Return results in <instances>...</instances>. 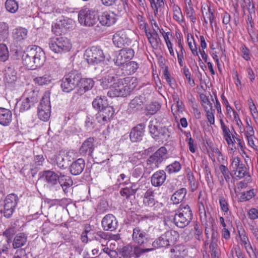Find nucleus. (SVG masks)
I'll list each match as a JSON object with an SVG mask.
<instances>
[{
	"label": "nucleus",
	"instance_id": "obj_1",
	"mask_svg": "<svg viewBox=\"0 0 258 258\" xmlns=\"http://www.w3.org/2000/svg\"><path fill=\"white\" fill-rule=\"evenodd\" d=\"M137 85V79L134 77H126L119 79L113 84L107 92L110 97H126L136 88Z\"/></svg>",
	"mask_w": 258,
	"mask_h": 258
},
{
	"label": "nucleus",
	"instance_id": "obj_2",
	"mask_svg": "<svg viewBox=\"0 0 258 258\" xmlns=\"http://www.w3.org/2000/svg\"><path fill=\"white\" fill-rule=\"evenodd\" d=\"M192 218L191 210L188 205L181 204L175 213L173 220L175 225L182 228L189 224Z\"/></svg>",
	"mask_w": 258,
	"mask_h": 258
},
{
	"label": "nucleus",
	"instance_id": "obj_3",
	"mask_svg": "<svg viewBox=\"0 0 258 258\" xmlns=\"http://www.w3.org/2000/svg\"><path fill=\"white\" fill-rule=\"evenodd\" d=\"M98 12L90 8H83L78 13V21L80 24L85 27H93L98 21Z\"/></svg>",
	"mask_w": 258,
	"mask_h": 258
},
{
	"label": "nucleus",
	"instance_id": "obj_4",
	"mask_svg": "<svg viewBox=\"0 0 258 258\" xmlns=\"http://www.w3.org/2000/svg\"><path fill=\"white\" fill-rule=\"evenodd\" d=\"M50 49L56 53H62L69 51L72 48L69 39L66 37H53L48 40Z\"/></svg>",
	"mask_w": 258,
	"mask_h": 258
},
{
	"label": "nucleus",
	"instance_id": "obj_5",
	"mask_svg": "<svg viewBox=\"0 0 258 258\" xmlns=\"http://www.w3.org/2000/svg\"><path fill=\"white\" fill-rule=\"evenodd\" d=\"M81 80V75L76 71H72L62 79L61 88L63 92L69 93L79 87Z\"/></svg>",
	"mask_w": 258,
	"mask_h": 258
},
{
	"label": "nucleus",
	"instance_id": "obj_6",
	"mask_svg": "<svg viewBox=\"0 0 258 258\" xmlns=\"http://www.w3.org/2000/svg\"><path fill=\"white\" fill-rule=\"evenodd\" d=\"M84 57L88 63L96 65L102 62L105 59V55L101 49L96 46H92L87 49Z\"/></svg>",
	"mask_w": 258,
	"mask_h": 258
},
{
	"label": "nucleus",
	"instance_id": "obj_7",
	"mask_svg": "<svg viewBox=\"0 0 258 258\" xmlns=\"http://www.w3.org/2000/svg\"><path fill=\"white\" fill-rule=\"evenodd\" d=\"M129 33V31L124 30L117 31L112 36V39L113 44L118 48L129 46L132 43Z\"/></svg>",
	"mask_w": 258,
	"mask_h": 258
},
{
	"label": "nucleus",
	"instance_id": "obj_8",
	"mask_svg": "<svg viewBox=\"0 0 258 258\" xmlns=\"http://www.w3.org/2000/svg\"><path fill=\"white\" fill-rule=\"evenodd\" d=\"M18 201V198L14 194H11L7 196L3 206L4 216L6 218H8L12 216Z\"/></svg>",
	"mask_w": 258,
	"mask_h": 258
},
{
	"label": "nucleus",
	"instance_id": "obj_9",
	"mask_svg": "<svg viewBox=\"0 0 258 258\" xmlns=\"http://www.w3.org/2000/svg\"><path fill=\"white\" fill-rule=\"evenodd\" d=\"M133 241L140 246H147L150 241L149 234L140 227H136L133 229L132 234Z\"/></svg>",
	"mask_w": 258,
	"mask_h": 258
},
{
	"label": "nucleus",
	"instance_id": "obj_10",
	"mask_svg": "<svg viewBox=\"0 0 258 258\" xmlns=\"http://www.w3.org/2000/svg\"><path fill=\"white\" fill-rule=\"evenodd\" d=\"M50 102L49 98L43 97L38 107V116L40 119L47 121L50 116Z\"/></svg>",
	"mask_w": 258,
	"mask_h": 258
},
{
	"label": "nucleus",
	"instance_id": "obj_11",
	"mask_svg": "<svg viewBox=\"0 0 258 258\" xmlns=\"http://www.w3.org/2000/svg\"><path fill=\"white\" fill-rule=\"evenodd\" d=\"M146 98L144 95L135 96L132 99L128 105L127 111L129 113H136L143 110Z\"/></svg>",
	"mask_w": 258,
	"mask_h": 258
},
{
	"label": "nucleus",
	"instance_id": "obj_12",
	"mask_svg": "<svg viewBox=\"0 0 258 258\" xmlns=\"http://www.w3.org/2000/svg\"><path fill=\"white\" fill-rule=\"evenodd\" d=\"M121 48L119 51L116 58L113 59L114 63L117 66H120L131 60L135 54L134 49L131 48L125 47Z\"/></svg>",
	"mask_w": 258,
	"mask_h": 258
},
{
	"label": "nucleus",
	"instance_id": "obj_13",
	"mask_svg": "<svg viewBox=\"0 0 258 258\" xmlns=\"http://www.w3.org/2000/svg\"><path fill=\"white\" fill-rule=\"evenodd\" d=\"M114 114V108L108 105L99 110L95 115V118L98 123L104 124L110 120Z\"/></svg>",
	"mask_w": 258,
	"mask_h": 258
},
{
	"label": "nucleus",
	"instance_id": "obj_14",
	"mask_svg": "<svg viewBox=\"0 0 258 258\" xmlns=\"http://www.w3.org/2000/svg\"><path fill=\"white\" fill-rule=\"evenodd\" d=\"M41 177L44 178L45 182L51 185H55L57 182H59V180L66 181L67 178L70 179L69 176L62 174L61 173H59L58 175L51 170L43 171Z\"/></svg>",
	"mask_w": 258,
	"mask_h": 258
},
{
	"label": "nucleus",
	"instance_id": "obj_15",
	"mask_svg": "<svg viewBox=\"0 0 258 258\" xmlns=\"http://www.w3.org/2000/svg\"><path fill=\"white\" fill-rule=\"evenodd\" d=\"M102 228L105 231H113L118 226V221L112 214L106 215L101 221Z\"/></svg>",
	"mask_w": 258,
	"mask_h": 258
},
{
	"label": "nucleus",
	"instance_id": "obj_16",
	"mask_svg": "<svg viewBox=\"0 0 258 258\" xmlns=\"http://www.w3.org/2000/svg\"><path fill=\"white\" fill-rule=\"evenodd\" d=\"M99 23L103 26L109 27L114 24L117 20L116 14L113 12L105 11L98 17Z\"/></svg>",
	"mask_w": 258,
	"mask_h": 258
},
{
	"label": "nucleus",
	"instance_id": "obj_17",
	"mask_svg": "<svg viewBox=\"0 0 258 258\" xmlns=\"http://www.w3.org/2000/svg\"><path fill=\"white\" fill-rule=\"evenodd\" d=\"M166 153L167 150L165 147H162L160 148L156 152L150 156L147 160V163L155 164L156 166H158L163 160L166 158Z\"/></svg>",
	"mask_w": 258,
	"mask_h": 258
},
{
	"label": "nucleus",
	"instance_id": "obj_18",
	"mask_svg": "<svg viewBox=\"0 0 258 258\" xmlns=\"http://www.w3.org/2000/svg\"><path fill=\"white\" fill-rule=\"evenodd\" d=\"M34 59L33 63L34 66L33 67V70H35L37 68L41 67L45 61V54L43 50L39 46H33Z\"/></svg>",
	"mask_w": 258,
	"mask_h": 258
},
{
	"label": "nucleus",
	"instance_id": "obj_19",
	"mask_svg": "<svg viewBox=\"0 0 258 258\" xmlns=\"http://www.w3.org/2000/svg\"><path fill=\"white\" fill-rule=\"evenodd\" d=\"M94 139L90 137L86 140L79 149V153L82 156H92V154L94 150Z\"/></svg>",
	"mask_w": 258,
	"mask_h": 258
},
{
	"label": "nucleus",
	"instance_id": "obj_20",
	"mask_svg": "<svg viewBox=\"0 0 258 258\" xmlns=\"http://www.w3.org/2000/svg\"><path fill=\"white\" fill-rule=\"evenodd\" d=\"M203 206V211H201L200 208H199V211H200V215L201 218V220L203 223V224L205 226V235L206 236V237L207 238H209V230L208 229H211L212 230V228H214L213 227V224H214V219L210 216L209 218V221L207 220V214L206 212V211L205 210L204 205Z\"/></svg>",
	"mask_w": 258,
	"mask_h": 258
},
{
	"label": "nucleus",
	"instance_id": "obj_21",
	"mask_svg": "<svg viewBox=\"0 0 258 258\" xmlns=\"http://www.w3.org/2000/svg\"><path fill=\"white\" fill-rule=\"evenodd\" d=\"M85 166V162L83 158H79L72 162L69 165V171L73 175H80L83 171Z\"/></svg>",
	"mask_w": 258,
	"mask_h": 258
},
{
	"label": "nucleus",
	"instance_id": "obj_22",
	"mask_svg": "<svg viewBox=\"0 0 258 258\" xmlns=\"http://www.w3.org/2000/svg\"><path fill=\"white\" fill-rule=\"evenodd\" d=\"M145 124L140 123L134 127L130 134V138L132 142H137L142 140L144 135Z\"/></svg>",
	"mask_w": 258,
	"mask_h": 258
},
{
	"label": "nucleus",
	"instance_id": "obj_23",
	"mask_svg": "<svg viewBox=\"0 0 258 258\" xmlns=\"http://www.w3.org/2000/svg\"><path fill=\"white\" fill-rule=\"evenodd\" d=\"M12 121V112L7 108L0 107V124L9 126Z\"/></svg>",
	"mask_w": 258,
	"mask_h": 258
},
{
	"label": "nucleus",
	"instance_id": "obj_24",
	"mask_svg": "<svg viewBox=\"0 0 258 258\" xmlns=\"http://www.w3.org/2000/svg\"><path fill=\"white\" fill-rule=\"evenodd\" d=\"M34 54L33 47H32L23 53L22 58L23 64L31 70H33V67L34 66V63H33Z\"/></svg>",
	"mask_w": 258,
	"mask_h": 258
},
{
	"label": "nucleus",
	"instance_id": "obj_25",
	"mask_svg": "<svg viewBox=\"0 0 258 258\" xmlns=\"http://www.w3.org/2000/svg\"><path fill=\"white\" fill-rule=\"evenodd\" d=\"M166 178L165 172L163 170H159L152 175L151 178V182L153 186L159 187L164 183Z\"/></svg>",
	"mask_w": 258,
	"mask_h": 258
},
{
	"label": "nucleus",
	"instance_id": "obj_26",
	"mask_svg": "<svg viewBox=\"0 0 258 258\" xmlns=\"http://www.w3.org/2000/svg\"><path fill=\"white\" fill-rule=\"evenodd\" d=\"M171 258H183L187 254V250L184 245L178 244L170 249Z\"/></svg>",
	"mask_w": 258,
	"mask_h": 258
},
{
	"label": "nucleus",
	"instance_id": "obj_27",
	"mask_svg": "<svg viewBox=\"0 0 258 258\" xmlns=\"http://www.w3.org/2000/svg\"><path fill=\"white\" fill-rule=\"evenodd\" d=\"M17 80V73L12 67H8L5 69L4 81L6 84L12 85Z\"/></svg>",
	"mask_w": 258,
	"mask_h": 258
},
{
	"label": "nucleus",
	"instance_id": "obj_28",
	"mask_svg": "<svg viewBox=\"0 0 258 258\" xmlns=\"http://www.w3.org/2000/svg\"><path fill=\"white\" fill-rule=\"evenodd\" d=\"M122 74L124 76L131 75L135 73L139 68V64L136 61L126 62L120 66Z\"/></svg>",
	"mask_w": 258,
	"mask_h": 258
},
{
	"label": "nucleus",
	"instance_id": "obj_29",
	"mask_svg": "<svg viewBox=\"0 0 258 258\" xmlns=\"http://www.w3.org/2000/svg\"><path fill=\"white\" fill-rule=\"evenodd\" d=\"M94 82L90 78H82L79 82V88L81 94L90 90L93 87Z\"/></svg>",
	"mask_w": 258,
	"mask_h": 258
},
{
	"label": "nucleus",
	"instance_id": "obj_30",
	"mask_svg": "<svg viewBox=\"0 0 258 258\" xmlns=\"http://www.w3.org/2000/svg\"><path fill=\"white\" fill-rule=\"evenodd\" d=\"M118 79V77L114 74H109L100 80L101 86L103 88H107L109 86L113 87V84Z\"/></svg>",
	"mask_w": 258,
	"mask_h": 258
},
{
	"label": "nucleus",
	"instance_id": "obj_31",
	"mask_svg": "<svg viewBox=\"0 0 258 258\" xmlns=\"http://www.w3.org/2000/svg\"><path fill=\"white\" fill-rule=\"evenodd\" d=\"M27 241V237L24 233L17 234L13 240V247L14 249L21 247L24 246Z\"/></svg>",
	"mask_w": 258,
	"mask_h": 258
},
{
	"label": "nucleus",
	"instance_id": "obj_32",
	"mask_svg": "<svg viewBox=\"0 0 258 258\" xmlns=\"http://www.w3.org/2000/svg\"><path fill=\"white\" fill-rule=\"evenodd\" d=\"M166 240L169 246L174 245L178 240L179 234L176 231L170 230L166 231L164 233Z\"/></svg>",
	"mask_w": 258,
	"mask_h": 258
},
{
	"label": "nucleus",
	"instance_id": "obj_33",
	"mask_svg": "<svg viewBox=\"0 0 258 258\" xmlns=\"http://www.w3.org/2000/svg\"><path fill=\"white\" fill-rule=\"evenodd\" d=\"M93 107L98 111L101 109L108 106L107 100L103 96H97L92 101Z\"/></svg>",
	"mask_w": 258,
	"mask_h": 258
},
{
	"label": "nucleus",
	"instance_id": "obj_34",
	"mask_svg": "<svg viewBox=\"0 0 258 258\" xmlns=\"http://www.w3.org/2000/svg\"><path fill=\"white\" fill-rule=\"evenodd\" d=\"M185 188H181L175 191L171 196V200L174 204H178L181 202L186 194Z\"/></svg>",
	"mask_w": 258,
	"mask_h": 258
},
{
	"label": "nucleus",
	"instance_id": "obj_35",
	"mask_svg": "<svg viewBox=\"0 0 258 258\" xmlns=\"http://www.w3.org/2000/svg\"><path fill=\"white\" fill-rule=\"evenodd\" d=\"M154 197V192L151 189H148L144 195V204L149 207H153L156 203Z\"/></svg>",
	"mask_w": 258,
	"mask_h": 258
},
{
	"label": "nucleus",
	"instance_id": "obj_36",
	"mask_svg": "<svg viewBox=\"0 0 258 258\" xmlns=\"http://www.w3.org/2000/svg\"><path fill=\"white\" fill-rule=\"evenodd\" d=\"M234 174L238 177L239 179H241L246 176L248 178L246 179L247 182H251V177L249 173L247 171V168L245 165L242 163L239 167L234 171Z\"/></svg>",
	"mask_w": 258,
	"mask_h": 258
},
{
	"label": "nucleus",
	"instance_id": "obj_37",
	"mask_svg": "<svg viewBox=\"0 0 258 258\" xmlns=\"http://www.w3.org/2000/svg\"><path fill=\"white\" fill-rule=\"evenodd\" d=\"M152 246L154 250L156 248L168 246V243L166 240L164 234H162L160 237L155 239L152 242Z\"/></svg>",
	"mask_w": 258,
	"mask_h": 258
},
{
	"label": "nucleus",
	"instance_id": "obj_38",
	"mask_svg": "<svg viewBox=\"0 0 258 258\" xmlns=\"http://www.w3.org/2000/svg\"><path fill=\"white\" fill-rule=\"evenodd\" d=\"M70 157L68 155H59L56 159V165L60 169H66L70 165Z\"/></svg>",
	"mask_w": 258,
	"mask_h": 258
},
{
	"label": "nucleus",
	"instance_id": "obj_39",
	"mask_svg": "<svg viewBox=\"0 0 258 258\" xmlns=\"http://www.w3.org/2000/svg\"><path fill=\"white\" fill-rule=\"evenodd\" d=\"M9 36V25L4 22H0V41H6Z\"/></svg>",
	"mask_w": 258,
	"mask_h": 258
},
{
	"label": "nucleus",
	"instance_id": "obj_40",
	"mask_svg": "<svg viewBox=\"0 0 258 258\" xmlns=\"http://www.w3.org/2000/svg\"><path fill=\"white\" fill-rule=\"evenodd\" d=\"M36 101V98L34 97H27L22 102V104L20 108V111L23 112L28 110L32 105H34L35 102Z\"/></svg>",
	"mask_w": 258,
	"mask_h": 258
},
{
	"label": "nucleus",
	"instance_id": "obj_41",
	"mask_svg": "<svg viewBox=\"0 0 258 258\" xmlns=\"http://www.w3.org/2000/svg\"><path fill=\"white\" fill-rule=\"evenodd\" d=\"M135 185H132L131 187H125L121 189L120 194L121 196L125 197L126 199H128L131 196H134L138 189L135 188Z\"/></svg>",
	"mask_w": 258,
	"mask_h": 258
},
{
	"label": "nucleus",
	"instance_id": "obj_42",
	"mask_svg": "<svg viewBox=\"0 0 258 258\" xmlns=\"http://www.w3.org/2000/svg\"><path fill=\"white\" fill-rule=\"evenodd\" d=\"M134 245L127 244L124 246L119 250V253L124 257H131L133 256Z\"/></svg>",
	"mask_w": 258,
	"mask_h": 258
},
{
	"label": "nucleus",
	"instance_id": "obj_43",
	"mask_svg": "<svg viewBox=\"0 0 258 258\" xmlns=\"http://www.w3.org/2000/svg\"><path fill=\"white\" fill-rule=\"evenodd\" d=\"M27 30L23 28L16 29L13 33V37L17 41L24 40L27 36Z\"/></svg>",
	"mask_w": 258,
	"mask_h": 258
},
{
	"label": "nucleus",
	"instance_id": "obj_44",
	"mask_svg": "<svg viewBox=\"0 0 258 258\" xmlns=\"http://www.w3.org/2000/svg\"><path fill=\"white\" fill-rule=\"evenodd\" d=\"M173 18L178 23H181L183 22V16L180 8L177 5L173 6Z\"/></svg>",
	"mask_w": 258,
	"mask_h": 258
},
{
	"label": "nucleus",
	"instance_id": "obj_45",
	"mask_svg": "<svg viewBox=\"0 0 258 258\" xmlns=\"http://www.w3.org/2000/svg\"><path fill=\"white\" fill-rule=\"evenodd\" d=\"M153 250H154L153 248H143L139 245H135L134 246L133 256H135L136 258H139L144 253L152 251Z\"/></svg>",
	"mask_w": 258,
	"mask_h": 258
},
{
	"label": "nucleus",
	"instance_id": "obj_46",
	"mask_svg": "<svg viewBox=\"0 0 258 258\" xmlns=\"http://www.w3.org/2000/svg\"><path fill=\"white\" fill-rule=\"evenodd\" d=\"M51 76L48 74H45L42 76H40L34 78L33 81L35 84L39 85H44L49 84L51 81Z\"/></svg>",
	"mask_w": 258,
	"mask_h": 258
},
{
	"label": "nucleus",
	"instance_id": "obj_47",
	"mask_svg": "<svg viewBox=\"0 0 258 258\" xmlns=\"http://www.w3.org/2000/svg\"><path fill=\"white\" fill-rule=\"evenodd\" d=\"M7 10L12 13L16 12L18 10V4L15 0H7L5 3Z\"/></svg>",
	"mask_w": 258,
	"mask_h": 258
},
{
	"label": "nucleus",
	"instance_id": "obj_48",
	"mask_svg": "<svg viewBox=\"0 0 258 258\" xmlns=\"http://www.w3.org/2000/svg\"><path fill=\"white\" fill-rule=\"evenodd\" d=\"M241 7L243 10L246 8L249 14L255 15V6L252 1L243 0L241 4Z\"/></svg>",
	"mask_w": 258,
	"mask_h": 258
},
{
	"label": "nucleus",
	"instance_id": "obj_49",
	"mask_svg": "<svg viewBox=\"0 0 258 258\" xmlns=\"http://www.w3.org/2000/svg\"><path fill=\"white\" fill-rule=\"evenodd\" d=\"M57 23L58 26L62 28L64 32L73 26V20L69 18H64L59 20Z\"/></svg>",
	"mask_w": 258,
	"mask_h": 258
},
{
	"label": "nucleus",
	"instance_id": "obj_50",
	"mask_svg": "<svg viewBox=\"0 0 258 258\" xmlns=\"http://www.w3.org/2000/svg\"><path fill=\"white\" fill-rule=\"evenodd\" d=\"M160 39L158 33L154 30L152 32V36L149 38V42L154 48H156L160 43Z\"/></svg>",
	"mask_w": 258,
	"mask_h": 258
},
{
	"label": "nucleus",
	"instance_id": "obj_51",
	"mask_svg": "<svg viewBox=\"0 0 258 258\" xmlns=\"http://www.w3.org/2000/svg\"><path fill=\"white\" fill-rule=\"evenodd\" d=\"M254 196V189H251L246 192H241L239 200L241 202H244L250 200Z\"/></svg>",
	"mask_w": 258,
	"mask_h": 258
},
{
	"label": "nucleus",
	"instance_id": "obj_52",
	"mask_svg": "<svg viewBox=\"0 0 258 258\" xmlns=\"http://www.w3.org/2000/svg\"><path fill=\"white\" fill-rule=\"evenodd\" d=\"M16 233V230L14 227H11L6 229L3 232V235L6 237V241L8 242H13V239Z\"/></svg>",
	"mask_w": 258,
	"mask_h": 258
},
{
	"label": "nucleus",
	"instance_id": "obj_53",
	"mask_svg": "<svg viewBox=\"0 0 258 258\" xmlns=\"http://www.w3.org/2000/svg\"><path fill=\"white\" fill-rule=\"evenodd\" d=\"M160 105L157 102H152L146 106V110L150 114H154L158 110H159Z\"/></svg>",
	"mask_w": 258,
	"mask_h": 258
},
{
	"label": "nucleus",
	"instance_id": "obj_54",
	"mask_svg": "<svg viewBox=\"0 0 258 258\" xmlns=\"http://www.w3.org/2000/svg\"><path fill=\"white\" fill-rule=\"evenodd\" d=\"M114 9V13L117 15H121L126 11V9L128 7V5L122 3H117Z\"/></svg>",
	"mask_w": 258,
	"mask_h": 258
},
{
	"label": "nucleus",
	"instance_id": "obj_55",
	"mask_svg": "<svg viewBox=\"0 0 258 258\" xmlns=\"http://www.w3.org/2000/svg\"><path fill=\"white\" fill-rule=\"evenodd\" d=\"M9 57V51L6 45L0 44V60L5 61Z\"/></svg>",
	"mask_w": 258,
	"mask_h": 258
},
{
	"label": "nucleus",
	"instance_id": "obj_56",
	"mask_svg": "<svg viewBox=\"0 0 258 258\" xmlns=\"http://www.w3.org/2000/svg\"><path fill=\"white\" fill-rule=\"evenodd\" d=\"M181 169V165L178 162H174L167 166L166 171L169 174L179 171Z\"/></svg>",
	"mask_w": 258,
	"mask_h": 258
},
{
	"label": "nucleus",
	"instance_id": "obj_57",
	"mask_svg": "<svg viewBox=\"0 0 258 258\" xmlns=\"http://www.w3.org/2000/svg\"><path fill=\"white\" fill-rule=\"evenodd\" d=\"M204 108L207 113V117L208 120V121L210 122L211 124H214L215 123V118L214 112H215V109H208V106H205L204 105Z\"/></svg>",
	"mask_w": 258,
	"mask_h": 258
},
{
	"label": "nucleus",
	"instance_id": "obj_58",
	"mask_svg": "<svg viewBox=\"0 0 258 258\" xmlns=\"http://www.w3.org/2000/svg\"><path fill=\"white\" fill-rule=\"evenodd\" d=\"M155 123H157L156 121H151L149 122V128L150 133L155 137L159 136V130L157 125Z\"/></svg>",
	"mask_w": 258,
	"mask_h": 258
},
{
	"label": "nucleus",
	"instance_id": "obj_59",
	"mask_svg": "<svg viewBox=\"0 0 258 258\" xmlns=\"http://www.w3.org/2000/svg\"><path fill=\"white\" fill-rule=\"evenodd\" d=\"M188 180L189 181V184L190 186V187L191 188V191H194L198 187V182L196 181V179L192 175V174H188Z\"/></svg>",
	"mask_w": 258,
	"mask_h": 258
},
{
	"label": "nucleus",
	"instance_id": "obj_60",
	"mask_svg": "<svg viewBox=\"0 0 258 258\" xmlns=\"http://www.w3.org/2000/svg\"><path fill=\"white\" fill-rule=\"evenodd\" d=\"M209 248L212 258H218L217 242H211Z\"/></svg>",
	"mask_w": 258,
	"mask_h": 258
},
{
	"label": "nucleus",
	"instance_id": "obj_61",
	"mask_svg": "<svg viewBox=\"0 0 258 258\" xmlns=\"http://www.w3.org/2000/svg\"><path fill=\"white\" fill-rule=\"evenodd\" d=\"M85 123L87 130L93 129L96 125L93 117L91 116H87Z\"/></svg>",
	"mask_w": 258,
	"mask_h": 258
},
{
	"label": "nucleus",
	"instance_id": "obj_62",
	"mask_svg": "<svg viewBox=\"0 0 258 258\" xmlns=\"http://www.w3.org/2000/svg\"><path fill=\"white\" fill-rule=\"evenodd\" d=\"M186 14L187 17L189 18L191 21L195 23L196 21V18L194 16L195 11L192 7H186Z\"/></svg>",
	"mask_w": 258,
	"mask_h": 258
},
{
	"label": "nucleus",
	"instance_id": "obj_63",
	"mask_svg": "<svg viewBox=\"0 0 258 258\" xmlns=\"http://www.w3.org/2000/svg\"><path fill=\"white\" fill-rule=\"evenodd\" d=\"M95 234L94 238L97 240L100 241L101 239L107 240L110 238L109 235L103 231H98Z\"/></svg>",
	"mask_w": 258,
	"mask_h": 258
},
{
	"label": "nucleus",
	"instance_id": "obj_64",
	"mask_svg": "<svg viewBox=\"0 0 258 258\" xmlns=\"http://www.w3.org/2000/svg\"><path fill=\"white\" fill-rule=\"evenodd\" d=\"M51 31L56 35H60L62 33H64L62 28L58 26L57 22L52 25Z\"/></svg>",
	"mask_w": 258,
	"mask_h": 258
}]
</instances>
